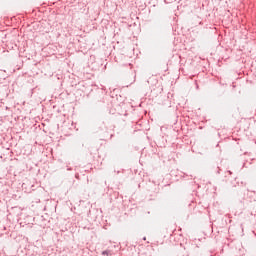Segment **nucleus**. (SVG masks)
I'll return each instance as SVG.
<instances>
[{
	"label": "nucleus",
	"mask_w": 256,
	"mask_h": 256,
	"mask_svg": "<svg viewBox=\"0 0 256 256\" xmlns=\"http://www.w3.org/2000/svg\"><path fill=\"white\" fill-rule=\"evenodd\" d=\"M102 255H109V251L102 252Z\"/></svg>",
	"instance_id": "1"
}]
</instances>
